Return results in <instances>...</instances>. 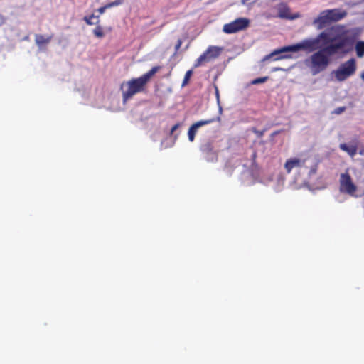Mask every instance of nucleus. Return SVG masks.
Returning a JSON list of instances; mask_svg holds the SVG:
<instances>
[{"label":"nucleus","instance_id":"obj_31","mask_svg":"<svg viewBox=\"0 0 364 364\" xmlns=\"http://www.w3.org/2000/svg\"><path fill=\"white\" fill-rule=\"evenodd\" d=\"M219 111H220V112H222V107H220V108H219Z\"/></svg>","mask_w":364,"mask_h":364},{"label":"nucleus","instance_id":"obj_6","mask_svg":"<svg viewBox=\"0 0 364 364\" xmlns=\"http://www.w3.org/2000/svg\"><path fill=\"white\" fill-rule=\"evenodd\" d=\"M339 191L341 193L348 194L353 197H357V186L353 183L350 174L346 171L340 176Z\"/></svg>","mask_w":364,"mask_h":364},{"label":"nucleus","instance_id":"obj_2","mask_svg":"<svg viewBox=\"0 0 364 364\" xmlns=\"http://www.w3.org/2000/svg\"><path fill=\"white\" fill-rule=\"evenodd\" d=\"M321 41L322 40L321 38H320V35L317 36L316 38H306L296 44L284 46L279 49L274 50L269 54L268 57L266 58L282 53L298 52L301 50L308 53L317 51L324 47L323 43L321 44Z\"/></svg>","mask_w":364,"mask_h":364},{"label":"nucleus","instance_id":"obj_29","mask_svg":"<svg viewBox=\"0 0 364 364\" xmlns=\"http://www.w3.org/2000/svg\"><path fill=\"white\" fill-rule=\"evenodd\" d=\"M181 42L179 41V42H178V44H177V46H176V49H178V48H179V47L181 46Z\"/></svg>","mask_w":364,"mask_h":364},{"label":"nucleus","instance_id":"obj_17","mask_svg":"<svg viewBox=\"0 0 364 364\" xmlns=\"http://www.w3.org/2000/svg\"><path fill=\"white\" fill-rule=\"evenodd\" d=\"M356 54L358 58L364 56V41H358L355 45Z\"/></svg>","mask_w":364,"mask_h":364},{"label":"nucleus","instance_id":"obj_21","mask_svg":"<svg viewBox=\"0 0 364 364\" xmlns=\"http://www.w3.org/2000/svg\"><path fill=\"white\" fill-rule=\"evenodd\" d=\"M268 79V77H259V78H256L255 80H253L252 81V85H257V84H260V83H264Z\"/></svg>","mask_w":364,"mask_h":364},{"label":"nucleus","instance_id":"obj_5","mask_svg":"<svg viewBox=\"0 0 364 364\" xmlns=\"http://www.w3.org/2000/svg\"><path fill=\"white\" fill-rule=\"evenodd\" d=\"M356 70L355 60L351 58L345 63L340 65V66L333 71V75L336 79L339 82H343L353 75Z\"/></svg>","mask_w":364,"mask_h":364},{"label":"nucleus","instance_id":"obj_4","mask_svg":"<svg viewBox=\"0 0 364 364\" xmlns=\"http://www.w3.org/2000/svg\"><path fill=\"white\" fill-rule=\"evenodd\" d=\"M319 35L322 41H323L324 46L340 43L342 45L341 46V50H342L349 43V40L346 36V32L343 26H334L331 28L321 32Z\"/></svg>","mask_w":364,"mask_h":364},{"label":"nucleus","instance_id":"obj_1","mask_svg":"<svg viewBox=\"0 0 364 364\" xmlns=\"http://www.w3.org/2000/svg\"><path fill=\"white\" fill-rule=\"evenodd\" d=\"M341 44L328 45L306 58L304 64L313 75L324 71L331 63V57L341 51Z\"/></svg>","mask_w":364,"mask_h":364},{"label":"nucleus","instance_id":"obj_28","mask_svg":"<svg viewBox=\"0 0 364 364\" xmlns=\"http://www.w3.org/2000/svg\"><path fill=\"white\" fill-rule=\"evenodd\" d=\"M359 154L361 155V156H363L364 155V147H361L360 149H359Z\"/></svg>","mask_w":364,"mask_h":364},{"label":"nucleus","instance_id":"obj_23","mask_svg":"<svg viewBox=\"0 0 364 364\" xmlns=\"http://www.w3.org/2000/svg\"><path fill=\"white\" fill-rule=\"evenodd\" d=\"M346 109V107H338L336 111H335V113L336 114H341L343 112H344Z\"/></svg>","mask_w":364,"mask_h":364},{"label":"nucleus","instance_id":"obj_12","mask_svg":"<svg viewBox=\"0 0 364 364\" xmlns=\"http://www.w3.org/2000/svg\"><path fill=\"white\" fill-rule=\"evenodd\" d=\"M306 159L300 158H291L287 160L284 168L287 173H290L294 168H299L304 166Z\"/></svg>","mask_w":364,"mask_h":364},{"label":"nucleus","instance_id":"obj_13","mask_svg":"<svg viewBox=\"0 0 364 364\" xmlns=\"http://www.w3.org/2000/svg\"><path fill=\"white\" fill-rule=\"evenodd\" d=\"M339 148L346 152L351 158H353L358 151L359 148L358 141H352L348 144L343 143L340 144Z\"/></svg>","mask_w":364,"mask_h":364},{"label":"nucleus","instance_id":"obj_30","mask_svg":"<svg viewBox=\"0 0 364 364\" xmlns=\"http://www.w3.org/2000/svg\"><path fill=\"white\" fill-rule=\"evenodd\" d=\"M361 78L364 80V73L361 74Z\"/></svg>","mask_w":364,"mask_h":364},{"label":"nucleus","instance_id":"obj_26","mask_svg":"<svg viewBox=\"0 0 364 364\" xmlns=\"http://www.w3.org/2000/svg\"><path fill=\"white\" fill-rule=\"evenodd\" d=\"M215 95L218 100V102H219V92L217 87H215Z\"/></svg>","mask_w":364,"mask_h":364},{"label":"nucleus","instance_id":"obj_27","mask_svg":"<svg viewBox=\"0 0 364 364\" xmlns=\"http://www.w3.org/2000/svg\"><path fill=\"white\" fill-rule=\"evenodd\" d=\"M284 70V69L279 67H274L272 68V71Z\"/></svg>","mask_w":364,"mask_h":364},{"label":"nucleus","instance_id":"obj_22","mask_svg":"<svg viewBox=\"0 0 364 364\" xmlns=\"http://www.w3.org/2000/svg\"><path fill=\"white\" fill-rule=\"evenodd\" d=\"M122 3V0H115L113 2H111V3L108 4H107L106 7H107L109 9V8H111V7H113V6H118V5L121 4Z\"/></svg>","mask_w":364,"mask_h":364},{"label":"nucleus","instance_id":"obj_20","mask_svg":"<svg viewBox=\"0 0 364 364\" xmlns=\"http://www.w3.org/2000/svg\"><path fill=\"white\" fill-rule=\"evenodd\" d=\"M94 34L99 38H102L104 36V33L102 31V28L101 26H97L93 31Z\"/></svg>","mask_w":364,"mask_h":364},{"label":"nucleus","instance_id":"obj_24","mask_svg":"<svg viewBox=\"0 0 364 364\" xmlns=\"http://www.w3.org/2000/svg\"><path fill=\"white\" fill-rule=\"evenodd\" d=\"M180 127V124H176L172 127L171 129V134H172L178 127Z\"/></svg>","mask_w":364,"mask_h":364},{"label":"nucleus","instance_id":"obj_3","mask_svg":"<svg viewBox=\"0 0 364 364\" xmlns=\"http://www.w3.org/2000/svg\"><path fill=\"white\" fill-rule=\"evenodd\" d=\"M158 67L152 68L148 73L141 77L123 82L121 85V90L123 94V100L126 102L129 98L137 92H141L144 85L151 79V77L157 72Z\"/></svg>","mask_w":364,"mask_h":364},{"label":"nucleus","instance_id":"obj_16","mask_svg":"<svg viewBox=\"0 0 364 364\" xmlns=\"http://www.w3.org/2000/svg\"><path fill=\"white\" fill-rule=\"evenodd\" d=\"M284 53H282L280 54H277V55H275L272 57H270V58H266L267 57H268L269 55H266L264 58H263V61H266V60H282V59H289V58H291V55L290 54H284Z\"/></svg>","mask_w":364,"mask_h":364},{"label":"nucleus","instance_id":"obj_25","mask_svg":"<svg viewBox=\"0 0 364 364\" xmlns=\"http://www.w3.org/2000/svg\"><path fill=\"white\" fill-rule=\"evenodd\" d=\"M107 9H108V8H107V7H106V5H105V6H102V7L99 8V9H98V11H99V13H100V14H102L105 11V10H106Z\"/></svg>","mask_w":364,"mask_h":364},{"label":"nucleus","instance_id":"obj_15","mask_svg":"<svg viewBox=\"0 0 364 364\" xmlns=\"http://www.w3.org/2000/svg\"><path fill=\"white\" fill-rule=\"evenodd\" d=\"M50 41V37H45L42 35H36L35 41L39 48L48 43Z\"/></svg>","mask_w":364,"mask_h":364},{"label":"nucleus","instance_id":"obj_14","mask_svg":"<svg viewBox=\"0 0 364 364\" xmlns=\"http://www.w3.org/2000/svg\"><path fill=\"white\" fill-rule=\"evenodd\" d=\"M326 11L328 14L330 20L332 23L341 20L347 14L345 11L340 9H326Z\"/></svg>","mask_w":364,"mask_h":364},{"label":"nucleus","instance_id":"obj_10","mask_svg":"<svg viewBox=\"0 0 364 364\" xmlns=\"http://www.w3.org/2000/svg\"><path fill=\"white\" fill-rule=\"evenodd\" d=\"M329 16L326 11H322L318 16L314 19L312 24L318 30L324 28L326 26L331 23Z\"/></svg>","mask_w":364,"mask_h":364},{"label":"nucleus","instance_id":"obj_7","mask_svg":"<svg viewBox=\"0 0 364 364\" xmlns=\"http://www.w3.org/2000/svg\"><path fill=\"white\" fill-rule=\"evenodd\" d=\"M223 48L218 46H209L207 50L196 60L195 68H198L203 64L211 62L215 60L222 53Z\"/></svg>","mask_w":364,"mask_h":364},{"label":"nucleus","instance_id":"obj_9","mask_svg":"<svg viewBox=\"0 0 364 364\" xmlns=\"http://www.w3.org/2000/svg\"><path fill=\"white\" fill-rule=\"evenodd\" d=\"M215 121H220V117H218L216 119L212 118L210 119L200 120L193 124L188 131V136L189 141L191 142L194 141L195 135L200 127L210 124Z\"/></svg>","mask_w":364,"mask_h":364},{"label":"nucleus","instance_id":"obj_11","mask_svg":"<svg viewBox=\"0 0 364 364\" xmlns=\"http://www.w3.org/2000/svg\"><path fill=\"white\" fill-rule=\"evenodd\" d=\"M277 9L278 11L277 16L280 18L293 20V19H296L300 16V15L299 14H295L294 15H291L290 14V9L284 3L279 4L277 6Z\"/></svg>","mask_w":364,"mask_h":364},{"label":"nucleus","instance_id":"obj_19","mask_svg":"<svg viewBox=\"0 0 364 364\" xmlns=\"http://www.w3.org/2000/svg\"><path fill=\"white\" fill-rule=\"evenodd\" d=\"M192 74H193V71L191 70H189L186 73L183 82H182L183 87L185 86L188 82Z\"/></svg>","mask_w":364,"mask_h":364},{"label":"nucleus","instance_id":"obj_18","mask_svg":"<svg viewBox=\"0 0 364 364\" xmlns=\"http://www.w3.org/2000/svg\"><path fill=\"white\" fill-rule=\"evenodd\" d=\"M83 19L88 25H95L99 23V17L94 14L89 16H85Z\"/></svg>","mask_w":364,"mask_h":364},{"label":"nucleus","instance_id":"obj_8","mask_svg":"<svg viewBox=\"0 0 364 364\" xmlns=\"http://www.w3.org/2000/svg\"><path fill=\"white\" fill-rule=\"evenodd\" d=\"M248 25V19L245 18H239L230 23L225 24L223 31L226 33H234L246 28Z\"/></svg>","mask_w":364,"mask_h":364}]
</instances>
